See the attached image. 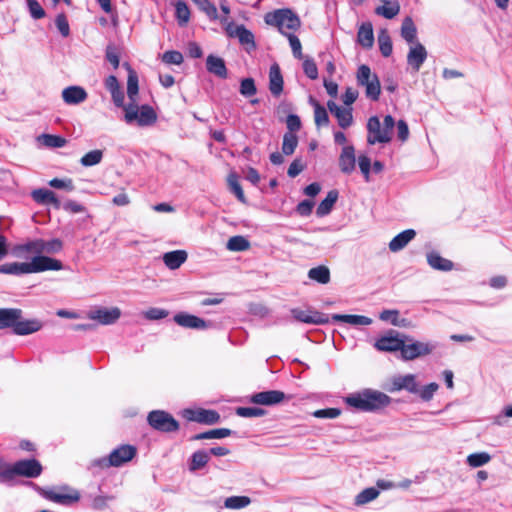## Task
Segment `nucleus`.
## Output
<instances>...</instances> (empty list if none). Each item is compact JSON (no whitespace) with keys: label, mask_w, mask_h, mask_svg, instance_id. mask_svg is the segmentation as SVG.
I'll return each instance as SVG.
<instances>
[{"label":"nucleus","mask_w":512,"mask_h":512,"mask_svg":"<svg viewBox=\"0 0 512 512\" xmlns=\"http://www.w3.org/2000/svg\"><path fill=\"white\" fill-rule=\"evenodd\" d=\"M344 403L353 410L373 412L387 407L391 403V398L383 392L364 389L347 395Z\"/></svg>","instance_id":"f257e3e1"},{"label":"nucleus","mask_w":512,"mask_h":512,"mask_svg":"<svg viewBox=\"0 0 512 512\" xmlns=\"http://www.w3.org/2000/svg\"><path fill=\"white\" fill-rule=\"evenodd\" d=\"M42 472V466L36 459H26L9 464L0 459V482L11 483L17 476L36 478Z\"/></svg>","instance_id":"f03ea898"},{"label":"nucleus","mask_w":512,"mask_h":512,"mask_svg":"<svg viewBox=\"0 0 512 512\" xmlns=\"http://www.w3.org/2000/svg\"><path fill=\"white\" fill-rule=\"evenodd\" d=\"M63 249V242L60 239H35L28 241L24 244H19L13 247L12 254L15 257L23 258L26 257L27 253L33 254H57Z\"/></svg>","instance_id":"7ed1b4c3"},{"label":"nucleus","mask_w":512,"mask_h":512,"mask_svg":"<svg viewBox=\"0 0 512 512\" xmlns=\"http://www.w3.org/2000/svg\"><path fill=\"white\" fill-rule=\"evenodd\" d=\"M266 24L275 26L283 35L291 34L289 31H296L300 28L301 21L299 17L288 8L278 9L265 15Z\"/></svg>","instance_id":"20e7f679"},{"label":"nucleus","mask_w":512,"mask_h":512,"mask_svg":"<svg viewBox=\"0 0 512 512\" xmlns=\"http://www.w3.org/2000/svg\"><path fill=\"white\" fill-rule=\"evenodd\" d=\"M395 126L394 118L391 115H386L383 120V127H381L380 120L377 116L369 118L367 123V142L370 145L376 143H388L391 140V133Z\"/></svg>","instance_id":"39448f33"},{"label":"nucleus","mask_w":512,"mask_h":512,"mask_svg":"<svg viewBox=\"0 0 512 512\" xmlns=\"http://www.w3.org/2000/svg\"><path fill=\"white\" fill-rule=\"evenodd\" d=\"M136 455V448L132 445H121L111 451L108 457L95 459L91 462L90 468L106 469L109 467H120L131 461Z\"/></svg>","instance_id":"423d86ee"},{"label":"nucleus","mask_w":512,"mask_h":512,"mask_svg":"<svg viewBox=\"0 0 512 512\" xmlns=\"http://www.w3.org/2000/svg\"><path fill=\"white\" fill-rule=\"evenodd\" d=\"M124 120L127 124H137L141 127L151 126L157 121V114L149 105L138 106L128 103L124 107Z\"/></svg>","instance_id":"0eeeda50"},{"label":"nucleus","mask_w":512,"mask_h":512,"mask_svg":"<svg viewBox=\"0 0 512 512\" xmlns=\"http://www.w3.org/2000/svg\"><path fill=\"white\" fill-rule=\"evenodd\" d=\"M357 83L365 87V95L372 101H377L381 94V85L378 76L372 73L369 66L360 65L356 74Z\"/></svg>","instance_id":"6e6552de"},{"label":"nucleus","mask_w":512,"mask_h":512,"mask_svg":"<svg viewBox=\"0 0 512 512\" xmlns=\"http://www.w3.org/2000/svg\"><path fill=\"white\" fill-rule=\"evenodd\" d=\"M149 425L161 432H175L179 429L178 421L169 413L163 410H154L148 414Z\"/></svg>","instance_id":"1a4fd4ad"},{"label":"nucleus","mask_w":512,"mask_h":512,"mask_svg":"<svg viewBox=\"0 0 512 512\" xmlns=\"http://www.w3.org/2000/svg\"><path fill=\"white\" fill-rule=\"evenodd\" d=\"M407 338H404L401 357L403 360H414L421 356L429 355L433 352L436 345L430 342L412 341L406 343Z\"/></svg>","instance_id":"9d476101"},{"label":"nucleus","mask_w":512,"mask_h":512,"mask_svg":"<svg viewBox=\"0 0 512 512\" xmlns=\"http://www.w3.org/2000/svg\"><path fill=\"white\" fill-rule=\"evenodd\" d=\"M42 495L47 500L62 505H69L80 499L79 492L68 487H62L59 490H43Z\"/></svg>","instance_id":"9b49d317"},{"label":"nucleus","mask_w":512,"mask_h":512,"mask_svg":"<svg viewBox=\"0 0 512 512\" xmlns=\"http://www.w3.org/2000/svg\"><path fill=\"white\" fill-rule=\"evenodd\" d=\"M404 338H407V336L395 331H390L387 335L377 339L374 346L379 351L402 352Z\"/></svg>","instance_id":"f8f14e48"},{"label":"nucleus","mask_w":512,"mask_h":512,"mask_svg":"<svg viewBox=\"0 0 512 512\" xmlns=\"http://www.w3.org/2000/svg\"><path fill=\"white\" fill-rule=\"evenodd\" d=\"M30 261V267H31V274L32 273H39L44 272L48 270H61L63 268V264L61 261L50 258L48 256H44L41 254H35Z\"/></svg>","instance_id":"ddd939ff"},{"label":"nucleus","mask_w":512,"mask_h":512,"mask_svg":"<svg viewBox=\"0 0 512 512\" xmlns=\"http://www.w3.org/2000/svg\"><path fill=\"white\" fill-rule=\"evenodd\" d=\"M121 316V310L118 307L96 308L88 313V318L95 320L102 325H111Z\"/></svg>","instance_id":"4468645a"},{"label":"nucleus","mask_w":512,"mask_h":512,"mask_svg":"<svg viewBox=\"0 0 512 512\" xmlns=\"http://www.w3.org/2000/svg\"><path fill=\"white\" fill-rule=\"evenodd\" d=\"M406 390L410 393H418V383L414 374L398 375L391 381L390 392Z\"/></svg>","instance_id":"2eb2a0df"},{"label":"nucleus","mask_w":512,"mask_h":512,"mask_svg":"<svg viewBox=\"0 0 512 512\" xmlns=\"http://www.w3.org/2000/svg\"><path fill=\"white\" fill-rule=\"evenodd\" d=\"M183 416L190 421H195V422L205 423V424H215L220 419V416L216 411L205 410V409H198V410L186 409L183 412Z\"/></svg>","instance_id":"dca6fc26"},{"label":"nucleus","mask_w":512,"mask_h":512,"mask_svg":"<svg viewBox=\"0 0 512 512\" xmlns=\"http://www.w3.org/2000/svg\"><path fill=\"white\" fill-rule=\"evenodd\" d=\"M286 399L284 392L279 390L262 391L251 396V402L259 405H276Z\"/></svg>","instance_id":"f3484780"},{"label":"nucleus","mask_w":512,"mask_h":512,"mask_svg":"<svg viewBox=\"0 0 512 512\" xmlns=\"http://www.w3.org/2000/svg\"><path fill=\"white\" fill-rule=\"evenodd\" d=\"M327 107L329 111L336 117L338 121V125L347 129L353 123V115L352 108L350 107H341L337 105L334 101H328Z\"/></svg>","instance_id":"a211bd4d"},{"label":"nucleus","mask_w":512,"mask_h":512,"mask_svg":"<svg viewBox=\"0 0 512 512\" xmlns=\"http://www.w3.org/2000/svg\"><path fill=\"white\" fill-rule=\"evenodd\" d=\"M173 319L179 326L184 328L204 330L211 326L210 323H207L202 318L185 312L176 314Z\"/></svg>","instance_id":"6ab92c4d"},{"label":"nucleus","mask_w":512,"mask_h":512,"mask_svg":"<svg viewBox=\"0 0 512 512\" xmlns=\"http://www.w3.org/2000/svg\"><path fill=\"white\" fill-rule=\"evenodd\" d=\"M427 55V50L421 43H414L407 54V63L415 72H418L425 62Z\"/></svg>","instance_id":"aec40b11"},{"label":"nucleus","mask_w":512,"mask_h":512,"mask_svg":"<svg viewBox=\"0 0 512 512\" xmlns=\"http://www.w3.org/2000/svg\"><path fill=\"white\" fill-rule=\"evenodd\" d=\"M42 327L43 323L39 319H23V316L21 315V318L16 320L13 333L16 335L25 336L38 332L42 329Z\"/></svg>","instance_id":"412c9836"},{"label":"nucleus","mask_w":512,"mask_h":512,"mask_svg":"<svg viewBox=\"0 0 512 512\" xmlns=\"http://www.w3.org/2000/svg\"><path fill=\"white\" fill-rule=\"evenodd\" d=\"M356 157L352 145H345L339 156V168L344 174H351L355 170Z\"/></svg>","instance_id":"4be33fe9"},{"label":"nucleus","mask_w":512,"mask_h":512,"mask_svg":"<svg viewBox=\"0 0 512 512\" xmlns=\"http://www.w3.org/2000/svg\"><path fill=\"white\" fill-rule=\"evenodd\" d=\"M291 313L296 320L303 322V323L326 324V323H329V321H330V319L327 315L319 313V312H314L311 314L310 312L304 311L301 309H292Z\"/></svg>","instance_id":"5701e85b"},{"label":"nucleus","mask_w":512,"mask_h":512,"mask_svg":"<svg viewBox=\"0 0 512 512\" xmlns=\"http://www.w3.org/2000/svg\"><path fill=\"white\" fill-rule=\"evenodd\" d=\"M88 95L80 86H69L62 91L63 101L68 105H77L84 102Z\"/></svg>","instance_id":"b1692460"},{"label":"nucleus","mask_w":512,"mask_h":512,"mask_svg":"<svg viewBox=\"0 0 512 512\" xmlns=\"http://www.w3.org/2000/svg\"><path fill=\"white\" fill-rule=\"evenodd\" d=\"M23 314L21 309L18 308H0V330L14 329L16 320L21 318Z\"/></svg>","instance_id":"393cba45"},{"label":"nucleus","mask_w":512,"mask_h":512,"mask_svg":"<svg viewBox=\"0 0 512 512\" xmlns=\"http://www.w3.org/2000/svg\"><path fill=\"white\" fill-rule=\"evenodd\" d=\"M188 254L185 250H174L164 253L162 260L167 268L170 270L178 269L183 263L186 262Z\"/></svg>","instance_id":"a878e982"},{"label":"nucleus","mask_w":512,"mask_h":512,"mask_svg":"<svg viewBox=\"0 0 512 512\" xmlns=\"http://www.w3.org/2000/svg\"><path fill=\"white\" fill-rule=\"evenodd\" d=\"M269 90L273 96H279L283 91V77L278 64H273L269 70Z\"/></svg>","instance_id":"bb28decb"},{"label":"nucleus","mask_w":512,"mask_h":512,"mask_svg":"<svg viewBox=\"0 0 512 512\" xmlns=\"http://www.w3.org/2000/svg\"><path fill=\"white\" fill-rule=\"evenodd\" d=\"M31 196L38 204H51L55 208H60L61 203L56 197L55 193L48 189H36L33 190Z\"/></svg>","instance_id":"cd10ccee"},{"label":"nucleus","mask_w":512,"mask_h":512,"mask_svg":"<svg viewBox=\"0 0 512 512\" xmlns=\"http://www.w3.org/2000/svg\"><path fill=\"white\" fill-rule=\"evenodd\" d=\"M416 232L413 229H407L396 235L389 243V249L392 252L402 250L411 240L414 239Z\"/></svg>","instance_id":"c85d7f7f"},{"label":"nucleus","mask_w":512,"mask_h":512,"mask_svg":"<svg viewBox=\"0 0 512 512\" xmlns=\"http://www.w3.org/2000/svg\"><path fill=\"white\" fill-rule=\"evenodd\" d=\"M30 262H11L0 265V273L10 275L31 274Z\"/></svg>","instance_id":"c756f323"},{"label":"nucleus","mask_w":512,"mask_h":512,"mask_svg":"<svg viewBox=\"0 0 512 512\" xmlns=\"http://www.w3.org/2000/svg\"><path fill=\"white\" fill-rule=\"evenodd\" d=\"M331 320L334 322L348 323L353 326H368L372 323V319L362 315L333 314Z\"/></svg>","instance_id":"7c9ffc66"},{"label":"nucleus","mask_w":512,"mask_h":512,"mask_svg":"<svg viewBox=\"0 0 512 512\" xmlns=\"http://www.w3.org/2000/svg\"><path fill=\"white\" fill-rule=\"evenodd\" d=\"M357 41L364 48H371L374 43L373 27L370 22L363 23L357 33Z\"/></svg>","instance_id":"2f4dec72"},{"label":"nucleus","mask_w":512,"mask_h":512,"mask_svg":"<svg viewBox=\"0 0 512 512\" xmlns=\"http://www.w3.org/2000/svg\"><path fill=\"white\" fill-rule=\"evenodd\" d=\"M206 67L210 73L220 78L227 77V69L225 66V62L220 57L209 55L206 60Z\"/></svg>","instance_id":"473e14b6"},{"label":"nucleus","mask_w":512,"mask_h":512,"mask_svg":"<svg viewBox=\"0 0 512 512\" xmlns=\"http://www.w3.org/2000/svg\"><path fill=\"white\" fill-rule=\"evenodd\" d=\"M338 191L331 190L327 193L325 199H323L317 207L316 214L319 217L328 215L338 199Z\"/></svg>","instance_id":"72a5a7b5"},{"label":"nucleus","mask_w":512,"mask_h":512,"mask_svg":"<svg viewBox=\"0 0 512 512\" xmlns=\"http://www.w3.org/2000/svg\"><path fill=\"white\" fill-rule=\"evenodd\" d=\"M128 78H127V96L129 103H137L139 86L137 73L128 65Z\"/></svg>","instance_id":"f704fd0d"},{"label":"nucleus","mask_w":512,"mask_h":512,"mask_svg":"<svg viewBox=\"0 0 512 512\" xmlns=\"http://www.w3.org/2000/svg\"><path fill=\"white\" fill-rule=\"evenodd\" d=\"M36 140L40 145L47 148H62L67 144V140L64 137L53 134H41Z\"/></svg>","instance_id":"c9c22d12"},{"label":"nucleus","mask_w":512,"mask_h":512,"mask_svg":"<svg viewBox=\"0 0 512 512\" xmlns=\"http://www.w3.org/2000/svg\"><path fill=\"white\" fill-rule=\"evenodd\" d=\"M427 262L433 269L436 270L450 271L453 268L452 261L441 257L436 252H430L427 254Z\"/></svg>","instance_id":"e433bc0d"},{"label":"nucleus","mask_w":512,"mask_h":512,"mask_svg":"<svg viewBox=\"0 0 512 512\" xmlns=\"http://www.w3.org/2000/svg\"><path fill=\"white\" fill-rule=\"evenodd\" d=\"M383 2L382 6L376 8L375 13L377 15L383 16L386 19H392L396 15H398L400 11V5L397 1H389V0H381Z\"/></svg>","instance_id":"4c0bfd02"},{"label":"nucleus","mask_w":512,"mask_h":512,"mask_svg":"<svg viewBox=\"0 0 512 512\" xmlns=\"http://www.w3.org/2000/svg\"><path fill=\"white\" fill-rule=\"evenodd\" d=\"M402 38L411 44L417 43V29L411 17H406L401 26Z\"/></svg>","instance_id":"58836bf2"},{"label":"nucleus","mask_w":512,"mask_h":512,"mask_svg":"<svg viewBox=\"0 0 512 512\" xmlns=\"http://www.w3.org/2000/svg\"><path fill=\"white\" fill-rule=\"evenodd\" d=\"M310 103L314 107V120L316 126L321 127L328 125L329 117L326 109L313 98H310Z\"/></svg>","instance_id":"ea45409f"},{"label":"nucleus","mask_w":512,"mask_h":512,"mask_svg":"<svg viewBox=\"0 0 512 512\" xmlns=\"http://www.w3.org/2000/svg\"><path fill=\"white\" fill-rule=\"evenodd\" d=\"M380 491L377 488L369 487L361 491L355 497V505L361 506L375 500L379 496Z\"/></svg>","instance_id":"a19ab883"},{"label":"nucleus","mask_w":512,"mask_h":512,"mask_svg":"<svg viewBox=\"0 0 512 512\" xmlns=\"http://www.w3.org/2000/svg\"><path fill=\"white\" fill-rule=\"evenodd\" d=\"M308 276L310 279L321 284H327L330 281V271L325 266H318L310 269Z\"/></svg>","instance_id":"79ce46f5"},{"label":"nucleus","mask_w":512,"mask_h":512,"mask_svg":"<svg viewBox=\"0 0 512 512\" xmlns=\"http://www.w3.org/2000/svg\"><path fill=\"white\" fill-rule=\"evenodd\" d=\"M250 503L251 499L248 496H231L225 499L224 507L238 510L247 507Z\"/></svg>","instance_id":"37998d69"},{"label":"nucleus","mask_w":512,"mask_h":512,"mask_svg":"<svg viewBox=\"0 0 512 512\" xmlns=\"http://www.w3.org/2000/svg\"><path fill=\"white\" fill-rule=\"evenodd\" d=\"M491 460V455L487 452L472 453L467 456L466 462L472 468H478L486 465Z\"/></svg>","instance_id":"c03bdc74"},{"label":"nucleus","mask_w":512,"mask_h":512,"mask_svg":"<svg viewBox=\"0 0 512 512\" xmlns=\"http://www.w3.org/2000/svg\"><path fill=\"white\" fill-rule=\"evenodd\" d=\"M298 146V137L295 133L286 132L283 136L282 152L289 156L292 155Z\"/></svg>","instance_id":"a18cd8bd"},{"label":"nucleus","mask_w":512,"mask_h":512,"mask_svg":"<svg viewBox=\"0 0 512 512\" xmlns=\"http://www.w3.org/2000/svg\"><path fill=\"white\" fill-rule=\"evenodd\" d=\"M103 158V151L96 149L86 153L81 159L80 163L84 167H91L99 164Z\"/></svg>","instance_id":"49530a36"},{"label":"nucleus","mask_w":512,"mask_h":512,"mask_svg":"<svg viewBox=\"0 0 512 512\" xmlns=\"http://www.w3.org/2000/svg\"><path fill=\"white\" fill-rule=\"evenodd\" d=\"M249 247V241L243 236H233L226 244V248L230 251H245Z\"/></svg>","instance_id":"de8ad7c7"},{"label":"nucleus","mask_w":512,"mask_h":512,"mask_svg":"<svg viewBox=\"0 0 512 512\" xmlns=\"http://www.w3.org/2000/svg\"><path fill=\"white\" fill-rule=\"evenodd\" d=\"M209 461V453L199 450L193 453L191 457L190 470L195 471L204 467Z\"/></svg>","instance_id":"09e8293b"},{"label":"nucleus","mask_w":512,"mask_h":512,"mask_svg":"<svg viewBox=\"0 0 512 512\" xmlns=\"http://www.w3.org/2000/svg\"><path fill=\"white\" fill-rule=\"evenodd\" d=\"M198 8L203 11L210 20L218 19V12L216 6L209 0H192Z\"/></svg>","instance_id":"8fccbe9b"},{"label":"nucleus","mask_w":512,"mask_h":512,"mask_svg":"<svg viewBox=\"0 0 512 512\" xmlns=\"http://www.w3.org/2000/svg\"><path fill=\"white\" fill-rule=\"evenodd\" d=\"M231 434V430L226 428L214 429L204 433H200L194 436L196 440L202 439H222L228 437Z\"/></svg>","instance_id":"3c124183"},{"label":"nucleus","mask_w":512,"mask_h":512,"mask_svg":"<svg viewBox=\"0 0 512 512\" xmlns=\"http://www.w3.org/2000/svg\"><path fill=\"white\" fill-rule=\"evenodd\" d=\"M175 15L180 25H185L190 19V10L184 1L175 4Z\"/></svg>","instance_id":"603ef678"},{"label":"nucleus","mask_w":512,"mask_h":512,"mask_svg":"<svg viewBox=\"0 0 512 512\" xmlns=\"http://www.w3.org/2000/svg\"><path fill=\"white\" fill-rule=\"evenodd\" d=\"M379 49L384 57H388L392 53V42L390 36L385 32H381L378 36Z\"/></svg>","instance_id":"864d4df0"},{"label":"nucleus","mask_w":512,"mask_h":512,"mask_svg":"<svg viewBox=\"0 0 512 512\" xmlns=\"http://www.w3.org/2000/svg\"><path fill=\"white\" fill-rule=\"evenodd\" d=\"M379 318L382 321L390 322L394 326H403L404 319H399V311L398 310H383L380 313Z\"/></svg>","instance_id":"5fc2aeb1"},{"label":"nucleus","mask_w":512,"mask_h":512,"mask_svg":"<svg viewBox=\"0 0 512 512\" xmlns=\"http://www.w3.org/2000/svg\"><path fill=\"white\" fill-rule=\"evenodd\" d=\"M235 38H237L242 45L250 46L252 49H255L256 47L253 33L246 29L245 26L236 33Z\"/></svg>","instance_id":"6e6d98bb"},{"label":"nucleus","mask_w":512,"mask_h":512,"mask_svg":"<svg viewBox=\"0 0 512 512\" xmlns=\"http://www.w3.org/2000/svg\"><path fill=\"white\" fill-rule=\"evenodd\" d=\"M236 414L240 417L253 418L263 416L265 411L258 407H238Z\"/></svg>","instance_id":"4d7b16f0"},{"label":"nucleus","mask_w":512,"mask_h":512,"mask_svg":"<svg viewBox=\"0 0 512 512\" xmlns=\"http://www.w3.org/2000/svg\"><path fill=\"white\" fill-rule=\"evenodd\" d=\"M168 315L169 311L157 307H151L143 312V316L147 320H160L166 318Z\"/></svg>","instance_id":"13d9d810"},{"label":"nucleus","mask_w":512,"mask_h":512,"mask_svg":"<svg viewBox=\"0 0 512 512\" xmlns=\"http://www.w3.org/2000/svg\"><path fill=\"white\" fill-rule=\"evenodd\" d=\"M439 388V385L435 382H432L426 386H424L423 388H419L418 387V395L420 396V398L424 401H430L435 392L438 390Z\"/></svg>","instance_id":"bf43d9fd"},{"label":"nucleus","mask_w":512,"mask_h":512,"mask_svg":"<svg viewBox=\"0 0 512 512\" xmlns=\"http://www.w3.org/2000/svg\"><path fill=\"white\" fill-rule=\"evenodd\" d=\"M257 92L255 82L252 78H245L240 84V93L245 97L255 95Z\"/></svg>","instance_id":"052dcab7"},{"label":"nucleus","mask_w":512,"mask_h":512,"mask_svg":"<svg viewBox=\"0 0 512 512\" xmlns=\"http://www.w3.org/2000/svg\"><path fill=\"white\" fill-rule=\"evenodd\" d=\"M228 184L230 186L231 191L235 194V196L238 198V200L244 203L245 202L244 192L238 182L237 176L234 174H231L228 177Z\"/></svg>","instance_id":"680f3d73"},{"label":"nucleus","mask_w":512,"mask_h":512,"mask_svg":"<svg viewBox=\"0 0 512 512\" xmlns=\"http://www.w3.org/2000/svg\"><path fill=\"white\" fill-rule=\"evenodd\" d=\"M286 36L289 40V44H290V47H291L294 57L297 59H303L302 45H301L299 38L296 35H294L293 33L287 34Z\"/></svg>","instance_id":"e2e57ef3"},{"label":"nucleus","mask_w":512,"mask_h":512,"mask_svg":"<svg viewBox=\"0 0 512 512\" xmlns=\"http://www.w3.org/2000/svg\"><path fill=\"white\" fill-rule=\"evenodd\" d=\"M312 415L316 418H327V419H335L341 415V410L339 408H326L319 409L312 413Z\"/></svg>","instance_id":"0e129e2a"},{"label":"nucleus","mask_w":512,"mask_h":512,"mask_svg":"<svg viewBox=\"0 0 512 512\" xmlns=\"http://www.w3.org/2000/svg\"><path fill=\"white\" fill-rule=\"evenodd\" d=\"M303 70L307 77L316 79L318 77V69L315 61L312 58L306 57L303 60Z\"/></svg>","instance_id":"69168bd1"},{"label":"nucleus","mask_w":512,"mask_h":512,"mask_svg":"<svg viewBox=\"0 0 512 512\" xmlns=\"http://www.w3.org/2000/svg\"><path fill=\"white\" fill-rule=\"evenodd\" d=\"M162 61L166 64L180 65L183 62V55L176 50L166 51L162 55Z\"/></svg>","instance_id":"338daca9"},{"label":"nucleus","mask_w":512,"mask_h":512,"mask_svg":"<svg viewBox=\"0 0 512 512\" xmlns=\"http://www.w3.org/2000/svg\"><path fill=\"white\" fill-rule=\"evenodd\" d=\"M26 2L29 12L34 19H41L45 16V11L37 0H26Z\"/></svg>","instance_id":"774afa93"}]
</instances>
